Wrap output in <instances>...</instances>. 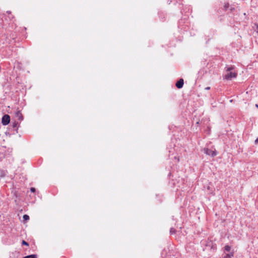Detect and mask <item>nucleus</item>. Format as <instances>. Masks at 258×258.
<instances>
[{
  "label": "nucleus",
  "instance_id": "nucleus-14",
  "mask_svg": "<svg viewBox=\"0 0 258 258\" xmlns=\"http://www.w3.org/2000/svg\"><path fill=\"white\" fill-rule=\"evenodd\" d=\"M22 244L23 245L29 246V243L25 240L22 241Z\"/></svg>",
  "mask_w": 258,
  "mask_h": 258
},
{
  "label": "nucleus",
  "instance_id": "nucleus-8",
  "mask_svg": "<svg viewBox=\"0 0 258 258\" xmlns=\"http://www.w3.org/2000/svg\"><path fill=\"white\" fill-rule=\"evenodd\" d=\"M23 258H37V257L36 254H33L25 256Z\"/></svg>",
  "mask_w": 258,
  "mask_h": 258
},
{
  "label": "nucleus",
  "instance_id": "nucleus-20",
  "mask_svg": "<svg viewBox=\"0 0 258 258\" xmlns=\"http://www.w3.org/2000/svg\"><path fill=\"white\" fill-rule=\"evenodd\" d=\"M255 107L258 108V104H255Z\"/></svg>",
  "mask_w": 258,
  "mask_h": 258
},
{
  "label": "nucleus",
  "instance_id": "nucleus-12",
  "mask_svg": "<svg viewBox=\"0 0 258 258\" xmlns=\"http://www.w3.org/2000/svg\"><path fill=\"white\" fill-rule=\"evenodd\" d=\"M176 232V230L173 228H171L170 229V233L171 234H175Z\"/></svg>",
  "mask_w": 258,
  "mask_h": 258
},
{
  "label": "nucleus",
  "instance_id": "nucleus-2",
  "mask_svg": "<svg viewBox=\"0 0 258 258\" xmlns=\"http://www.w3.org/2000/svg\"><path fill=\"white\" fill-rule=\"evenodd\" d=\"M10 122V116L8 114H5L2 118V123L4 125H8Z\"/></svg>",
  "mask_w": 258,
  "mask_h": 258
},
{
  "label": "nucleus",
  "instance_id": "nucleus-11",
  "mask_svg": "<svg viewBox=\"0 0 258 258\" xmlns=\"http://www.w3.org/2000/svg\"><path fill=\"white\" fill-rule=\"evenodd\" d=\"M23 218L24 221H27L29 219V216L28 215H24L23 216Z\"/></svg>",
  "mask_w": 258,
  "mask_h": 258
},
{
  "label": "nucleus",
  "instance_id": "nucleus-10",
  "mask_svg": "<svg viewBox=\"0 0 258 258\" xmlns=\"http://www.w3.org/2000/svg\"><path fill=\"white\" fill-rule=\"evenodd\" d=\"M231 250V247L229 245H225L224 247V250L226 251H230Z\"/></svg>",
  "mask_w": 258,
  "mask_h": 258
},
{
  "label": "nucleus",
  "instance_id": "nucleus-18",
  "mask_svg": "<svg viewBox=\"0 0 258 258\" xmlns=\"http://www.w3.org/2000/svg\"><path fill=\"white\" fill-rule=\"evenodd\" d=\"M210 87H206V88H205V89H206V90H210Z\"/></svg>",
  "mask_w": 258,
  "mask_h": 258
},
{
  "label": "nucleus",
  "instance_id": "nucleus-9",
  "mask_svg": "<svg viewBox=\"0 0 258 258\" xmlns=\"http://www.w3.org/2000/svg\"><path fill=\"white\" fill-rule=\"evenodd\" d=\"M232 256H233V252H230L229 253H227L226 254L225 256H224V258H231L232 257Z\"/></svg>",
  "mask_w": 258,
  "mask_h": 258
},
{
  "label": "nucleus",
  "instance_id": "nucleus-6",
  "mask_svg": "<svg viewBox=\"0 0 258 258\" xmlns=\"http://www.w3.org/2000/svg\"><path fill=\"white\" fill-rule=\"evenodd\" d=\"M6 13L8 14V18L9 20H12L14 18L13 15L12 14V13L10 11H7Z\"/></svg>",
  "mask_w": 258,
  "mask_h": 258
},
{
  "label": "nucleus",
  "instance_id": "nucleus-3",
  "mask_svg": "<svg viewBox=\"0 0 258 258\" xmlns=\"http://www.w3.org/2000/svg\"><path fill=\"white\" fill-rule=\"evenodd\" d=\"M204 151L205 154L212 157H214L217 155V152L216 150L213 151L208 148H205L204 149Z\"/></svg>",
  "mask_w": 258,
  "mask_h": 258
},
{
  "label": "nucleus",
  "instance_id": "nucleus-7",
  "mask_svg": "<svg viewBox=\"0 0 258 258\" xmlns=\"http://www.w3.org/2000/svg\"><path fill=\"white\" fill-rule=\"evenodd\" d=\"M18 124H19L18 122H16V121H15L14 122H13L12 123V127L14 130L17 131L18 130L17 126L18 125Z\"/></svg>",
  "mask_w": 258,
  "mask_h": 258
},
{
  "label": "nucleus",
  "instance_id": "nucleus-5",
  "mask_svg": "<svg viewBox=\"0 0 258 258\" xmlns=\"http://www.w3.org/2000/svg\"><path fill=\"white\" fill-rule=\"evenodd\" d=\"M16 117H17L19 120H22L23 119V115L20 111L16 112Z\"/></svg>",
  "mask_w": 258,
  "mask_h": 258
},
{
  "label": "nucleus",
  "instance_id": "nucleus-4",
  "mask_svg": "<svg viewBox=\"0 0 258 258\" xmlns=\"http://www.w3.org/2000/svg\"><path fill=\"white\" fill-rule=\"evenodd\" d=\"M184 83L183 79H180L175 84L176 87L180 89L183 87Z\"/></svg>",
  "mask_w": 258,
  "mask_h": 258
},
{
  "label": "nucleus",
  "instance_id": "nucleus-19",
  "mask_svg": "<svg viewBox=\"0 0 258 258\" xmlns=\"http://www.w3.org/2000/svg\"><path fill=\"white\" fill-rule=\"evenodd\" d=\"M234 8H231L230 10H231V11H232L233 10H234Z\"/></svg>",
  "mask_w": 258,
  "mask_h": 258
},
{
  "label": "nucleus",
  "instance_id": "nucleus-17",
  "mask_svg": "<svg viewBox=\"0 0 258 258\" xmlns=\"http://www.w3.org/2000/svg\"><path fill=\"white\" fill-rule=\"evenodd\" d=\"M174 158H175V159H177L178 162L179 161V158H178H178H176V157H174Z\"/></svg>",
  "mask_w": 258,
  "mask_h": 258
},
{
  "label": "nucleus",
  "instance_id": "nucleus-1",
  "mask_svg": "<svg viewBox=\"0 0 258 258\" xmlns=\"http://www.w3.org/2000/svg\"><path fill=\"white\" fill-rule=\"evenodd\" d=\"M233 69L232 67H228L226 69V71L228 72L227 74L225 76V79L226 80H230L233 78H235L237 76L236 73H233L230 72L231 70Z\"/></svg>",
  "mask_w": 258,
  "mask_h": 258
},
{
  "label": "nucleus",
  "instance_id": "nucleus-15",
  "mask_svg": "<svg viewBox=\"0 0 258 258\" xmlns=\"http://www.w3.org/2000/svg\"><path fill=\"white\" fill-rule=\"evenodd\" d=\"M30 191L32 192H34L36 191V189L34 187H31Z\"/></svg>",
  "mask_w": 258,
  "mask_h": 258
},
{
  "label": "nucleus",
  "instance_id": "nucleus-13",
  "mask_svg": "<svg viewBox=\"0 0 258 258\" xmlns=\"http://www.w3.org/2000/svg\"><path fill=\"white\" fill-rule=\"evenodd\" d=\"M229 5L228 3L225 4V5H224V10L225 11H226L227 9L229 8Z\"/></svg>",
  "mask_w": 258,
  "mask_h": 258
},
{
  "label": "nucleus",
  "instance_id": "nucleus-16",
  "mask_svg": "<svg viewBox=\"0 0 258 258\" xmlns=\"http://www.w3.org/2000/svg\"><path fill=\"white\" fill-rule=\"evenodd\" d=\"M255 143L256 144H258V137L256 139V140H255Z\"/></svg>",
  "mask_w": 258,
  "mask_h": 258
}]
</instances>
